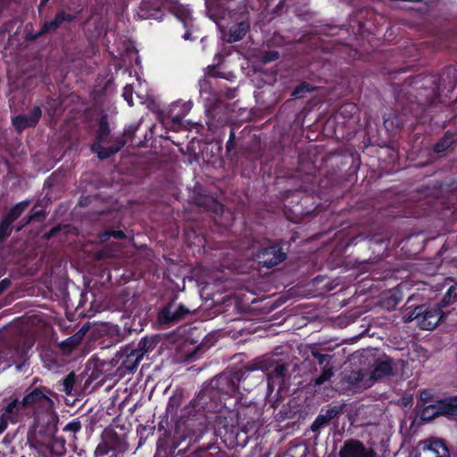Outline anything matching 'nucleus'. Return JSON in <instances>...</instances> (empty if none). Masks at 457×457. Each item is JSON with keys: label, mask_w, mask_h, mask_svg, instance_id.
Returning <instances> with one entry per match:
<instances>
[{"label": "nucleus", "mask_w": 457, "mask_h": 457, "mask_svg": "<svg viewBox=\"0 0 457 457\" xmlns=\"http://www.w3.org/2000/svg\"><path fill=\"white\" fill-rule=\"evenodd\" d=\"M252 370H227L212 379L210 386L204 387L187 404L179 421V428L187 429L195 435L213 430L216 436L234 434L235 427L228 419L231 412L223 402L224 396H233L238 394L242 385L244 390L249 391L245 385L251 377Z\"/></svg>", "instance_id": "f257e3e1"}, {"label": "nucleus", "mask_w": 457, "mask_h": 457, "mask_svg": "<svg viewBox=\"0 0 457 457\" xmlns=\"http://www.w3.org/2000/svg\"><path fill=\"white\" fill-rule=\"evenodd\" d=\"M299 186L284 191L285 201L284 210L287 218L294 222L299 223L305 217L311 216L316 212L324 194L323 180L320 179V170L315 162L311 160H304L299 157Z\"/></svg>", "instance_id": "f03ea898"}, {"label": "nucleus", "mask_w": 457, "mask_h": 457, "mask_svg": "<svg viewBox=\"0 0 457 457\" xmlns=\"http://www.w3.org/2000/svg\"><path fill=\"white\" fill-rule=\"evenodd\" d=\"M455 291V287L451 286L440 302L434 306L425 303L415 305L413 302L417 296L415 295L409 296L405 306L406 311H411L404 315L403 320L405 322L416 320L419 328L422 330L434 329L445 317L442 309L453 303L457 297Z\"/></svg>", "instance_id": "7ed1b4c3"}, {"label": "nucleus", "mask_w": 457, "mask_h": 457, "mask_svg": "<svg viewBox=\"0 0 457 457\" xmlns=\"http://www.w3.org/2000/svg\"><path fill=\"white\" fill-rule=\"evenodd\" d=\"M439 79L436 74H418L410 79V87L412 91H408V95L413 96L415 100L411 96L407 99L415 105L417 115L426 114L428 108L436 106L442 103L440 99V86H438Z\"/></svg>", "instance_id": "20e7f679"}, {"label": "nucleus", "mask_w": 457, "mask_h": 457, "mask_svg": "<svg viewBox=\"0 0 457 457\" xmlns=\"http://www.w3.org/2000/svg\"><path fill=\"white\" fill-rule=\"evenodd\" d=\"M182 403V396L181 395H173L169 398L167 406H166V414L170 416V420L174 423L173 431L168 429L165 428L164 421L161 420L158 424V432L160 433V436L158 437V440H160L162 437L169 438L173 443L176 444V449L179 446L181 442L186 441L187 439L189 440L190 443H196L198 442L205 434V432H203L201 435L197 436L191 431L190 428L191 425L187 426V429H183L182 428H179V421L180 420V418L182 417L183 411L186 409L187 405H185L179 413V409Z\"/></svg>", "instance_id": "39448f33"}, {"label": "nucleus", "mask_w": 457, "mask_h": 457, "mask_svg": "<svg viewBox=\"0 0 457 457\" xmlns=\"http://www.w3.org/2000/svg\"><path fill=\"white\" fill-rule=\"evenodd\" d=\"M397 102L400 109L396 108L383 116L384 127L391 136H396L403 129L412 132L417 124L426 121V114L417 115L415 105L409 99H406V102H402L398 96Z\"/></svg>", "instance_id": "423d86ee"}, {"label": "nucleus", "mask_w": 457, "mask_h": 457, "mask_svg": "<svg viewBox=\"0 0 457 457\" xmlns=\"http://www.w3.org/2000/svg\"><path fill=\"white\" fill-rule=\"evenodd\" d=\"M237 423L245 433L257 430L262 425V409L256 403L236 402Z\"/></svg>", "instance_id": "0eeeda50"}, {"label": "nucleus", "mask_w": 457, "mask_h": 457, "mask_svg": "<svg viewBox=\"0 0 457 457\" xmlns=\"http://www.w3.org/2000/svg\"><path fill=\"white\" fill-rule=\"evenodd\" d=\"M29 415L17 395L4 397L0 401V421L7 428L9 424L21 423Z\"/></svg>", "instance_id": "6e6552de"}, {"label": "nucleus", "mask_w": 457, "mask_h": 457, "mask_svg": "<svg viewBox=\"0 0 457 457\" xmlns=\"http://www.w3.org/2000/svg\"><path fill=\"white\" fill-rule=\"evenodd\" d=\"M253 257L260 267L270 269L283 262L287 253L284 250L283 244L280 241H275L259 248Z\"/></svg>", "instance_id": "1a4fd4ad"}, {"label": "nucleus", "mask_w": 457, "mask_h": 457, "mask_svg": "<svg viewBox=\"0 0 457 457\" xmlns=\"http://www.w3.org/2000/svg\"><path fill=\"white\" fill-rule=\"evenodd\" d=\"M421 416L423 420H431L438 416L456 419L457 395L445 397L443 399L437 400L434 404L424 408Z\"/></svg>", "instance_id": "9d476101"}, {"label": "nucleus", "mask_w": 457, "mask_h": 457, "mask_svg": "<svg viewBox=\"0 0 457 457\" xmlns=\"http://www.w3.org/2000/svg\"><path fill=\"white\" fill-rule=\"evenodd\" d=\"M190 314L189 309L183 303H178L175 299L170 300L160 309L157 314V321L160 325H174L183 320Z\"/></svg>", "instance_id": "9b49d317"}, {"label": "nucleus", "mask_w": 457, "mask_h": 457, "mask_svg": "<svg viewBox=\"0 0 457 457\" xmlns=\"http://www.w3.org/2000/svg\"><path fill=\"white\" fill-rule=\"evenodd\" d=\"M141 360L135 347L132 345H127L115 353L112 362L118 366V370L122 374H126L136 370Z\"/></svg>", "instance_id": "f8f14e48"}, {"label": "nucleus", "mask_w": 457, "mask_h": 457, "mask_svg": "<svg viewBox=\"0 0 457 457\" xmlns=\"http://www.w3.org/2000/svg\"><path fill=\"white\" fill-rule=\"evenodd\" d=\"M55 394L48 387L40 386L33 389H28L25 395L21 400L26 411H29L36 407L50 405L53 403L52 395Z\"/></svg>", "instance_id": "ddd939ff"}, {"label": "nucleus", "mask_w": 457, "mask_h": 457, "mask_svg": "<svg viewBox=\"0 0 457 457\" xmlns=\"http://www.w3.org/2000/svg\"><path fill=\"white\" fill-rule=\"evenodd\" d=\"M42 116L40 106H34L29 113L18 114L12 118V124L17 132L21 133L28 128H34L39 122Z\"/></svg>", "instance_id": "4468645a"}, {"label": "nucleus", "mask_w": 457, "mask_h": 457, "mask_svg": "<svg viewBox=\"0 0 457 457\" xmlns=\"http://www.w3.org/2000/svg\"><path fill=\"white\" fill-rule=\"evenodd\" d=\"M339 455L340 457H376V453L373 449L366 448L360 440L349 439L344 443Z\"/></svg>", "instance_id": "2eb2a0df"}, {"label": "nucleus", "mask_w": 457, "mask_h": 457, "mask_svg": "<svg viewBox=\"0 0 457 457\" xmlns=\"http://www.w3.org/2000/svg\"><path fill=\"white\" fill-rule=\"evenodd\" d=\"M437 75L440 94L448 96L457 86V63L445 67Z\"/></svg>", "instance_id": "dca6fc26"}, {"label": "nucleus", "mask_w": 457, "mask_h": 457, "mask_svg": "<svg viewBox=\"0 0 457 457\" xmlns=\"http://www.w3.org/2000/svg\"><path fill=\"white\" fill-rule=\"evenodd\" d=\"M77 18L76 14L69 13L63 9L58 10L53 20L45 21L41 26V33H53L58 29H67V24L75 21Z\"/></svg>", "instance_id": "f3484780"}, {"label": "nucleus", "mask_w": 457, "mask_h": 457, "mask_svg": "<svg viewBox=\"0 0 457 457\" xmlns=\"http://www.w3.org/2000/svg\"><path fill=\"white\" fill-rule=\"evenodd\" d=\"M112 453H122L127 450V444L122 436L113 429H104L102 437Z\"/></svg>", "instance_id": "a211bd4d"}, {"label": "nucleus", "mask_w": 457, "mask_h": 457, "mask_svg": "<svg viewBox=\"0 0 457 457\" xmlns=\"http://www.w3.org/2000/svg\"><path fill=\"white\" fill-rule=\"evenodd\" d=\"M126 143L127 141L125 139L119 137L114 141V144L107 147L102 146L103 143H93L91 150L97 154L100 160H105L120 152Z\"/></svg>", "instance_id": "6ab92c4d"}, {"label": "nucleus", "mask_w": 457, "mask_h": 457, "mask_svg": "<svg viewBox=\"0 0 457 457\" xmlns=\"http://www.w3.org/2000/svg\"><path fill=\"white\" fill-rule=\"evenodd\" d=\"M457 145V131L447 130L444 136L434 145L433 152L443 156L446 151Z\"/></svg>", "instance_id": "aec40b11"}, {"label": "nucleus", "mask_w": 457, "mask_h": 457, "mask_svg": "<svg viewBox=\"0 0 457 457\" xmlns=\"http://www.w3.org/2000/svg\"><path fill=\"white\" fill-rule=\"evenodd\" d=\"M393 375L392 360L386 358L385 360H377L371 371L370 378L374 381L390 377Z\"/></svg>", "instance_id": "412c9836"}, {"label": "nucleus", "mask_w": 457, "mask_h": 457, "mask_svg": "<svg viewBox=\"0 0 457 457\" xmlns=\"http://www.w3.org/2000/svg\"><path fill=\"white\" fill-rule=\"evenodd\" d=\"M403 287L404 286L400 284L385 293L381 300L382 305L387 310L395 309L398 303L403 300Z\"/></svg>", "instance_id": "4be33fe9"}, {"label": "nucleus", "mask_w": 457, "mask_h": 457, "mask_svg": "<svg viewBox=\"0 0 457 457\" xmlns=\"http://www.w3.org/2000/svg\"><path fill=\"white\" fill-rule=\"evenodd\" d=\"M424 449L428 450L435 454V457H450L452 451H450L443 440L440 439H428L425 442Z\"/></svg>", "instance_id": "5701e85b"}, {"label": "nucleus", "mask_w": 457, "mask_h": 457, "mask_svg": "<svg viewBox=\"0 0 457 457\" xmlns=\"http://www.w3.org/2000/svg\"><path fill=\"white\" fill-rule=\"evenodd\" d=\"M154 457H176V444L169 438L162 437L156 442Z\"/></svg>", "instance_id": "b1692460"}, {"label": "nucleus", "mask_w": 457, "mask_h": 457, "mask_svg": "<svg viewBox=\"0 0 457 457\" xmlns=\"http://www.w3.org/2000/svg\"><path fill=\"white\" fill-rule=\"evenodd\" d=\"M120 322L123 329V337L132 335L133 333H139L143 330V323L140 318L123 315Z\"/></svg>", "instance_id": "393cba45"}, {"label": "nucleus", "mask_w": 457, "mask_h": 457, "mask_svg": "<svg viewBox=\"0 0 457 457\" xmlns=\"http://www.w3.org/2000/svg\"><path fill=\"white\" fill-rule=\"evenodd\" d=\"M250 30L247 21H241L232 25L228 29V42L235 43L242 40Z\"/></svg>", "instance_id": "a878e982"}, {"label": "nucleus", "mask_w": 457, "mask_h": 457, "mask_svg": "<svg viewBox=\"0 0 457 457\" xmlns=\"http://www.w3.org/2000/svg\"><path fill=\"white\" fill-rule=\"evenodd\" d=\"M366 242L369 247L371 246L372 244H383L386 242V239L378 237V235H370L365 233H358L356 236L351 237L346 243V246L350 245H357L359 243Z\"/></svg>", "instance_id": "bb28decb"}, {"label": "nucleus", "mask_w": 457, "mask_h": 457, "mask_svg": "<svg viewBox=\"0 0 457 457\" xmlns=\"http://www.w3.org/2000/svg\"><path fill=\"white\" fill-rule=\"evenodd\" d=\"M66 442L63 438L54 437L46 446L47 457H62L66 453Z\"/></svg>", "instance_id": "cd10ccee"}, {"label": "nucleus", "mask_w": 457, "mask_h": 457, "mask_svg": "<svg viewBox=\"0 0 457 457\" xmlns=\"http://www.w3.org/2000/svg\"><path fill=\"white\" fill-rule=\"evenodd\" d=\"M111 129L109 126L108 117L104 114L100 117L99 126L96 130L94 143H108L110 139Z\"/></svg>", "instance_id": "c85d7f7f"}, {"label": "nucleus", "mask_w": 457, "mask_h": 457, "mask_svg": "<svg viewBox=\"0 0 457 457\" xmlns=\"http://www.w3.org/2000/svg\"><path fill=\"white\" fill-rule=\"evenodd\" d=\"M29 200L21 201L13 205L6 213L3 216L12 221V223L25 212L29 207Z\"/></svg>", "instance_id": "c756f323"}, {"label": "nucleus", "mask_w": 457, "mask_h": 457, "mask_svg": "<svg viewBox=\"0 0 457 457\" xmlns=\"http://www.w3.org/2000/svg\"><path fill=\"white\" fill-rule=\"evenodd\" d=\"M157 345V340L154 337H143L135 347V351L137 352L138 355L143 359L144 355L148 352L152 351Z\"/></svg>", "instance_id": "7c9ffc66"}, {"label": "nucleus", "mask_w": 457, "mask_h": 457, "mask_svg": "<svg viewBox=\"0 0 457 457\" xmlns=\"http://www.w3.org/2000/svg\"><path fill=\"white\" fill-rule=\"evenodd\" d=\"M170 12L180 21H185L188 16V10L179 1L170 0L167 3Z\"/></svg>", "instance_id": "2f4dec72"}, {"label": "nucleus", "mask_w": 457, "mask_h": 457, "mask_svg": "<svg viewBox=\"0 0 457 457\" xmlns=\"http://www.w3.org/2000/svg\"><path fill=\"white\" fill-rule=\"evenodd\" d=\"M155 427L152 425H139L137 433L139 437L138 447L142 446L149 437L154 435Z\"/></svg>", "instance_id": "473e14b6"}, {"label": "nucleus", "mask_w": 457, "mask_h": 457, "mask_svg": "<svg viewBox=\"0 0 457 457\" xmlns=\"http://www.w3.org/2000/svg\"><path fill=\"white\" fill-rule=\"evenodd\" d=\"M267 391L268 395H271L272 392L277 388V393L279 394L286 386L285 379L282 378H277L271 375L267 374Z\"/></svg>", "instance_id": "72a5a7b5"}, {"label": "nucleus", "mask_w": 457, "mask_h": 457, "mask_svg": "<svg viewBox=\"0 0 457 457\" xmlns=\"http://www.w3.org/2000/svg\"><path fill=\"white\" fill-rule=\"evenodd\" d=\"M359 111L358 106L353 103H345L337 110V115L342 116L344 119H351Z\"/></svg>", "instance_id": "f704fd0d"}, {"label": "nucleus", "mask_w": 457, "mask_h": 457, "mask_svg": "<svg viewBox=\"0 0 457 457\" xmlns=\"http://www.w3.org/2000/svg\"><path fill=\"white\" fill-rule=\"evenodd\" d=\"M262 370H266L268 371L267 374L271 375L277 378H282L286 380V377L287 374V365L284 362H278L275 364L272 370H269V368L266 366H262Z\"/></svg>", "instance_id": "c9c22d12"}, {"label": "nucleus", "mask_w": 457, "mask_h": 457, "mask_svg": "<svg viewBox=\"0 0 457 457\" xmlns=\"http://www.w3.org/2000/svg\"><path fill=\"white\" fill-rule=\"evenodd\" d=\"M13 230V223L2 216L0 220V243L4 242Z\"/></svg>", "instance_id": "e433bc0d"}, {"label": "nucleus", "mask_w": 457, "mask_h": 457, "mask_svg": "<svg viewBox=\"0 0 457 457\" xmlns=\"http://www.w3.org/2000/svg\"><path fill=\"white\" fill-rule=\"evenodd\" d=\"M316 87L308 82H302L292 92L294 98H303L307 93L315 91Z\"/></svg>", "instance_id": "4c0bfd02"}, {"label": "nucleus", "mask_w": 457, "mask_h": 457, "mask_svg": "<svg viewBox=\"0 0 457 457\" xmlns=\"http://www.w3.org/2000/svg\"><path fill=\"white\" fill-rule=\"evenodd\" d=\"M386 215L391 216L395 219L402 218V217H404V218L416 217L415 212L411 209L406 208L405 206L398 211H395L394 207H390L386 210Z\"/></svg>", "instance_id": "58836bf2"}, {"label": "nucleus", "mask_w": 457, "mask_h": 457, "mask_svg": "<svg viewBox=\"0 0 457 457\" xmlns=\"http://www.w3.org/2000/svg\"><path fill=\"white\" fill-rule=\"evenodd\" d=\"M241 155L245 160L254 162L262 158V152L260 147H245L241 151Z\"/></svg>", "instance_id": "ea45409f"}, {"label": "nucleus", "mask_w": 457, "mask_h": 457, "mask_svg": "<svg viewBox=\"0 0 457 457\" xmlns=\"http://www.w3.org/2000/svg\"><path fill=\"white\" fill-rule=\"evenodd\" d=\"M333 366L329 365L328 362L324 366L321 373L314 379L315 386H321L325 382L328 381L334 375Z\"/></svg>", "instance_id": "a19ab883"}, {"label": "nucleus", "mask_w": 457, "mask_h": 457, "mask_svg": "<svg viewBox=\"0 0 457 457\" xmlns=\"http://www.w3.org/2000/svg\"><path fill=\"white\" fill-rule=\"evenodd\" d=\"M236 133L234 129H230L228 139L226 143V156L229 159H233L237 156V152H235L236 147Z\"/></svg>", "instance_id": "79ce46f5"}, {"label": "nucleus", "mask_w": 457, "mask_h": 457, "mask_svg": "<svg viewBox=\"0 0 457 457\" xmlns=\"http://www.w3.org/2000/svg\"><path fill=\"white\" fill-rule=\"evenodd\" d=\"M46 217V212L45 210H35V206L29 212V214L26 217L25 224H29L32 221L42 222Z\"/></svg>", "instance_id": "37998d69"}, {"label": "nucleus", "mask_w": 457, "mask_h": 457, "mask_svg": "<svg viewBox=\"0 0 457 457\" xmlns=\"http://www.w3.org/2000/svg\"><path fill=\"white\" fill-rule=\"evenodd\" d=\"M61 384L62 386V391L67 394L71 395L75 384V375L74 373H69L62 381Z\"/></svg>", "instance_id": "c03bdc74"}, {"label": "nucleus", "mask_w": 457, "mask_h": 457, "mask_svg": "<svg viewBox=\"0 0 457 457\" xmlns=\"http://www.w3.org/2000/svg\"><path fill=\"white\" fill-rule=\"evenodd\" d=\"M328 423L327 418L323 415V413L319 414L312 424L311 425V429L312 432H319L321 428Z\"/></svg>", "instance_id": "a18cd8bd"}, {"label": "nucleus", "mask_w": 457, "mask_h": 457, "mask_svg": "<svg viewBox=\"0 0 457 457\" xmlns=\"http://www.w3.org/2000/svg\"><path fill=\"white\" fill-rule=\"evenodd\" d=\"M279 52L277 50H268L262 54V61L264 63H269L277 61L279 58Z\"/></svg>", "instance_id": "49530a36"}, {"label": "nucleus", "mask_w": 457, "mask_h": 457, "mask_svg": "<svg viewBox=\"0 0 457 457\" xmlns=\"http://www.w3.org/2000/svg\"><path fill=\"white\" fill-rule=\"evenodd\" d=\"M111 451L109 446L105 444V442L101 438L100 443L95 449L94 456L95 457H104L107 455Z\"/></svg>", "instance_id": "de8ad7c7"}, {"label": "nucleus", "mask_w": 457, "mask_h": 457, "mask_svg": "<svg viewBox=\"0 0 457 457\" xmlns=\"http://www.w3.org/2000/svg\"><path fill=\"white\" fill-rule=\"evenodd\" d=\"M111 237L116 239H124L126 237V235L120 229H109L106 231L104 235L102 236V240H105Z\"/></svg>", "instance_id": "09e8293b"}, {"label": "nucleus", "mask_w": 457, "mask_h": 457, "mask_svg": "<svg viewBox=\"0 0 457 457\" xmlns=\"http://www.w3.org/2000/svg\"><path fill=\"white\" fill-rule=\"evenodd\" d=\"M81 429V423L79 420H73L71 422H69L65 428L64 431H71L73 433H77Z\"/></svg>", "instance_id": "8fccbe9b"}, {"label": "nucleus", "mask_w": 457, "mask_h": 457, "mask_svg": "<svg viewBox=\"0 0 457 457\" xmlns=\"http://www.w3.org/2000/svg\"><path fill=\"white\" fill-rule=\"evenodd\" d=\"M341 411V407L334 406L331 408H328L326 412L323 414L328 422L335 419Z\"/></svg>", "instance_id": "3c124183"}, {"label": "nucleus", "mask_w": 457, "mask_h": 457, "mask_svg": "<svg viewBox=\"0 0 457 457\" xmlns=\"http://www.w3.org/2000/svg\"><path fill=\"white\" fill-rule=\"evenodd\" d=\"M122 96L127 101L129 106L133 105V90L130 86H126L124 87Z\"/></svg>", "instance_id": "603ef678"}, {"label": "nucleus", "mask_w": 457, "mask_h": 457, "mask_svg": "<svg viewBox=\"0 0 457 457\" xmlns=\"http://www.w3.org/2000/svg\"><path fill=\"white\" fill-rule=\"evenodd\" d=\"M363 379L361 370L353 371L349 376V381L353 385H358Z\"/></svg>", "instance_id": "864d4df0"}, {"label": "nucleus", "mask_w": 457, "mask_h": 457, "mask_svg": "<svg viewBox=\"0 0 457 457\" xmlns=\"http://www.w3.org/2000/svg\"><path fill=\"white\" fill-rule=\"evenodd\" d=\"M312 356L315 358V360L318 361V363L320 365H323L326 361H328V359L331 358L330 355L321 353L319 352L312 351Z\"/></svg>", "instance_id": "5fc2aeb1"}, {"label": "nucleus", "mask_w": 457, "mask_h": 457, "mask_svg": "<svg viewBox=\"0 0 457 457\" xmlns=\"http://www.w3.org/2000/svg\"><path fill=\"white\" fill-rule=\"evenodd\" d=\"M137 129V126L130 125L127 129H125L123 136L126 137L128 139L133 141Z\"/></svg>", "instance_id": "6e6d98bb"}, {"label": "nucleus", "mask_w": 457, "mask_h": 457, "mask_svg": "<svg viewBox=\"0 0 457 457\" xmlns=\"http://www.w3.org/2000/svg\"><path fill=\"white\" fill-rule=\"evenodd\" d=\"M46 35V33H41V29L37 31V32H33V31H27L25 33V40L27 41H36L37 39H38L40 37Z\"/></svg>", "instance_id": "4d7b16f0"}, {"label": "nucleus", "mask_w": 457, "mask_h": 457, "mask_svg": "<svg viewBox=\"0 0 457 457\" xmlns=\"http://www.w3.org/2000/svg\"><path fill=\"white\" fill-rule=\"evenodd\" d=\"M11 285V279L5 278L0 281V295H2Z\"/></svg>", "instance_id": "13d9d810"}, {"label": "nucleus", "mask_w": 457, "mask_h": 457, "mask_svg": "<svg viewBox=\"0 0 457 457\" xmlns=\"http://www.w3.org/2000/svg\"><path fill=\"white\" fill-rule=\"evenodd\" d=\"M236 91H237V89H236V88H233V89H231V88H230V89H228V91L226 92V95H225V96H226V97H227L228 99H233V98H235V97H236V95H237V94H236Z\"/></svg>", "instance_id": "bf43d9fd"}, {"label": "nucleus", "mask_w": 457, "mask_h": 457, "mask_svg": "<svg viewBox=\"0 0 457 457\" xmlns=\"http://www.w3.org/2000/svg\"><path fill=\"white\" fill-rule=\"evenodd\" d=\"M57 231H59V228H57V227L51 228L47 234V237L49 238V237L54 236Z\"/></svg>", "instance_id": "052dcab7"}, {"label": "nucleus", "mask_w": 457, "mask_h": 457, "mask_svg": "<svg viewBox=\"0 0 457 457\" xmlns=\"http://www.w3.org/2000/svg\"><path fill=\"white\" fill-rule=\"evenodd\" d=\"M57 231H59V228H57V227L51 228L47 234V237L49 238V237L54 236Z\"/></svg>", "instance_id": "680f3d73"}, {"label": "nucleus", "mask_w": 457, "mask_h": 457, "mask_svg": "<svg viewBox=\"0 0 457 457\" xmlns=\"http://www.w3.org/2000/svg\"><path fill=\"white\" fill-rule=\"evenodd\" d=\"M7 7V2L5 0H0V14Z\"/></svg>", "instance_id": "e2e57ef3"}, {"label": "nucleus", "mask_w": 457, "mask_h": 457, "mask_svg": "<svg viewBox=\"0 0 457 457\" xmlns=\"http://www.w3.org/2000/svg\"><path fill=\"white\" fill-rule=\"evenodd\" d=\"M50 0H40L38 10L40 11Z\"/></svg>", "instance_id": "0e129e2a"}, {"label": "nucleus", "mask_w": 457, "mask_h": 457, "mask_svg": "<svg viewBox=\"0 0 457 457\" xmlns=\"http://www.w3.org/2000/svg\"><path fill=\"white\" fill-rule=\"evenodd\" d=\"M420 397H421V400L424 401V402H427L428 400V393L426 391H423L421 394H420Z\"/></svg>", "instance_id": "69168bd1"}, {"label": "nucleus", "mask_w": 457, "mask_h": 457, "mask_svg": "<svg viewBox=\"0 0 457 457\" xmlns=\"http://www.w3.org/2000/svg\"><path fill=\"white\" fill-rule=\"evenodd\" d=\"M5 430H6V428H4V426L0 421V435H2Z\"/></svg>", "instance_id": "338daca9"}, {"label": "nucleus", "mask_w": 457, "mask_h": 457, "mask_svg": "<svg viewBox=\"0 0 457 457\" xmlns=\"http://www.w3.org/2000/svg\"><path fill=\"white\" fill-rule=\"evenodd\" d=\"M450 457H457V448L452 450V454Z\"/></svg>", "instance_id": "774afa93"}]
</instances>
